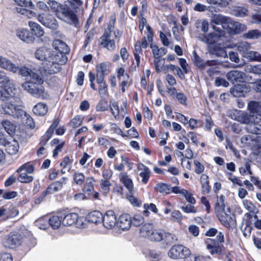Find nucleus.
I'll return each instance as SVG.
<instances>
[{
  "label": "nucleus",
  "instance_id": "5",
  "mask_svg": "<svg viewBox=\"0 0 261 261\" xmlns=\"http://www.w3.org/2000/svg\"><path fill=\"white\" fill-rule=\"evenodd\" d=\"M22 240L20 234L17 232H11L3 239L2 243L5 248L13 249L21 245Z\"/></svg>",
  "mask_w": 261,
  "mask_h": 261
},
{
  "label": "nucleus",
  "instance_id": "12",
  "mask_svg": "<svg viewBox=\"0 0 261 261\" xmlns=\"http://www.w3.org/2000/svg\"><path fill=\"white\" fill-rule=\"evenodd\" d=\"M226 77L232 84L237 82L243 83L246 80V74L241 71L233 70L227 72Z\"/></svg>",
  "mask_w": 261,
  "mask_h": 261
},
{
  "label": "nucleus",
  "instance_id": "50",
  "mask_svg": "<svg viewBox=\"0 0 261 261\" xmlns=\"http://www.w3.org/2000/svg\"><path fill=\"white\" fill-rule=\"evenodd\" d=\"M116 15L115 13H113L110 16L109 23L104 33H108V35H111L114 29Z\"/></svg>",
  "mask_w": 261,
  "mask_h": 261
},
{
  "label": "nucleus",
  "instance_id": "3",
  "mask_svg": "<svg viewBox=\"0 0 261 261\" xmlns=\"http://www.w3.org/2000/svg\"><path fill=\"white\" fill-rule=\"evenodd\" d=\"M19 99L18 97H10L4 101V104L2 105V109L5 114L12 116L14 118H18L21 116L23 111L18 106Z\"/></svg>",
  "mask_w": 261,
  "mask_h": 261
},
{
  "label": "nucleus",
  "instance_id": "1",
  "mask_svg": "<svg viewBox=\"0 0 261 261\" xmlns=\"http://www.w3.org/2000/svg\"><path fill=\"white\" fill-rule=\"evenodd\" d=\"M43 83L44 80L39 74H34L32 78L22 84V88L32 96L44 99L48 97V94L43 86Z\"/></svg>",
  "mask_w": 261,
  "mask_h": 261
},
{
  "label": "nucleus",
  "instance_id": "48",
  "mask_svg": "<svg viewBox=\"0 0 261 261\" xmlns=\"http://www.w3.org/2000/svg\"><path fill=\"white\" fill-rule=\"evenodd\" d=\"M224 199L225 196L221 195L218 198L217 202L216 203V211L217 212V214L218 213H221V212L225 211V205L224 203Z\"/></svg>",
  "mask_w": 261,
  "mask_h": 261
},
{
  "label": "nucleus",
  "instance_id": "57",
  "mask_svg": "<svg viewBox=\"0 0 261 261\" xmlns=\"http://www.w3.org/2000/svg\"><path fill=\"white\" fill-rule=\"evenodd\" d=\"M23 170H25V173H32L34 172V168L32 164L27 163L22 165L19 168H18V169L17 170V172L20 173Z\"/></svg>",
  "mask_w": 261,
  "mask_h": 261
},
{
  "label": "nucleus",
  "instance_id": "28",
  "mask_svg": "<svg viewBox=\"0 0 261 261\" xmlns=\"http://www.w3.org/2000/svg\"><path fill=\"white\" fill-rule=\"evenodd\" d=\"M28 25L30 28L33 35L39 38L43 36L44 32L43 29L37 23L30 21Z\"/></svg>",
  "mask_w": 261,
  "mask_h": 261
},
{
  "label": "nucleus",
  "instance_id": "60",
  "mask_svg": "<svg viewBox=\"0 0 261 261\" xmlns=\"http://www.w3.org/2000/svg\"><path fill=\"white\" fill-rule=\"evenodd\" d=\"M73 180L76 185L81 186L85 180V175L79 172H75L73 175Z\"/></svg>",
  "mask_w": 261,
  "mask_h": 261
},
{
  "label": "nucleus",
  "instance_id": "40",
  "mask_svg": "<svg viewBox=\"0 0 261 261\" xmlns=\"http://www.w3.org/2000/svg\"><path fill=\"white\" fill-rule=\"evenodd\" d=\"M244 58L249 61H257L261 62V54L255 51L248 50L247 53L244 55Z\"/></svg>",
  "mask_w": 261,
  "mask_h": 261
},
{
  "label": "nucleus",
  "instance_id": "54",
  "mask_svg": "<svg viewBox=\"0 0 261 261\" xmlns=\"http://www.w3.org/2000/svg\"><path fill=\"white\" fill-rule=\"evenodd\" d=\"M28 173L23 172L19 174L17 177V180L22 183H29L33 181V177L29 175Z\"/></svg>",
  "mask_w": 261,
  "mask_h": 261
},
{
  "label": "nucleus",
  "instance_id": "30",
  "mask_svg": "<svg viewBox=\"0 0 261 261\" xmlns=\"http://www.w3.org/2000/svg\"><path fill=\"white\" fill-rule=\"evenodd\" d=\"M230 92L234 97H241L247 93V88L244 85L238 84L231 88Z\"/></svg>",
  "mask_w": 261,
  "mask_h": 261
},
{
  "label": "nucleus",
  "instance_id": "13",
  "mask_svg": "<svg viewBox=\"0 0 261 261\" xmlns=\"http://www.w3.org/2000/svg\"><path fill=\"white\" fill-rule=\"evenodd\" d=\"M103 225L107 229L113 228L117 224V219L113 211L106 212L102 217Z\"/></svg>",
  "mask_w": 261,
  "mask_h": 261
},
{
  "label": "nucleus",
  "instance_id": "41",
  "mask_svg": "<svg viewBox=\"0 0 261 261\" xmlns=\"http://www.w3.org/2000/svg\"><path fill=\"white\" fill-rule=\"evenodd\" d=\"M33 111L37 115L42 116L47 113V107L45 103L39 102L34 107Z\"/></svg>",
  "mask_w": 261,
  "mask_h": 261
},
{
  "label": "nucleus",
  "instance_id": "59",
  "mask_svg": "<svg viewBox=\"0 0 261 261\" xmlns=\"http://www.w3.org/2000/svg\"><path fill=\"white\" fill-rule=\"evenodd\" d=\"M100 188L104 194H107L110 191L111 183L110 180L101 179L100 182Z\"/></svg>",
  "mask_w": 261,
  "mask_h": 261
},
{
  "label": "nucleus",
  "instance_id": "52",
  "mask_svg": "<svg viewBox=\"0 0 261 261\" xmlns=\"http://www.w3.org/2000/svg\"><path fill=\"white\" fill-rule=\"evenodd\" d=\"M164 64V59H161L160 58H154V65L157 73H160L162 70H163Z\"/></svg>",
  "mask_w": 261,
  "mask_h": 261
},
{
  "label": "nucleus",
  "instance_id": "19",
  "mask_svg": "<svg viewBox=\"0 0 261 261\" xmlns=\"http://www.w3.org/2000/svg\"><path fill=\"white\" fill-rule=\"evenodd\" d=\"M225 29L230 33L236 34L245 30L246 25L239 22L232 21L230 18Z\"/></svg>",
  "mask_w": 261,
  "mask_h": 261
},
{
  "label": "nucleus",
  "instance_id": "6",
  "mask_svg": "<svg viewBox=\"0 0 261 261\" xmlns=\"http://www.w3.org/2000/svg\"><path fill=\"white\" fill-rule=\"evenodd\" d=\"M191 254L190 250L179 244L174 245L168 252V256L173 259H182L189 257Z\"/></svg>",
  "mask_w": 261,
  "mask_h": 261
},
{
  "label": "nucleus",
  "instance_id": "63",
  "mask_svg": "<svg viewBox=\"0 0 261 261\" xmlns=\"http://www.w3.org/2000/svg\"><path fill=\"white\" fill-rule=\"evenodd\" d=\"M131 224L135 226H139L144 222V218L139 215H135L133 219H131Z\"/></svg>",
  "mask_w": 261,
  "mask_h": 261
},
{
  "label": "nucleus",
  "instance_id": "51",
  "mask_svg": "<svg viewBox=\"0 0 261 261\" xmlns=\"http://www.w3.org/2000/svg\"><path fill=\"white\" fill-rule=\"evenodd\" d=\"M109 65L106 63H101L96 66V74L105 76L108 74Z\"/></svg>",
  "mask_w": 261,
  "mask_h": 261
},
{
  "label": "nucleus",
  "instance_id": "18",
  "mask_svg": "<svg viewBox=\"0 0 261 261\" xmlns=\"http://www.w3.org/2000/svg\"><path fill=\"white\" fill-rule=\"evenodd\" d=\"M7 81H8L4 82L2 83L5 87V90L3 93L6 97V99L11 96L13 97H17L15 95L16 89L15 87L14 81L10 80L9 77L8 78Z\"/></svg>",
  "mask_w": 261,
  "mask_h": 261
},
{
  "label": "nucleus",
  "instance_id": "27",
  "mask_svg": "<svg viewBox=\"0 0 261 261\" xmlns=\"http://www.w3.org/2000/svg\"><path fill=\"white\" fill-rule=\"evenodd\" d=\"M248 108L250 114H248L250 116H255L259 117L261 116V105L258 102L252 101L248 103Z\"/></svg>",
  "mask_w": 261,
  "mask_h": 261
},
{
  "label": "nucleus",
  "instance_id": "58",
  "mask_svg": "<svg viewBox=\"0 0 261 261\" xmlns=\"http://www.w3.org/2000/svg\"><path fill=\"white\" fill-rule=\"evenodd\" d=\"M223 246H212L209 245L206 246V248L210 251V253L212 255L220 254L222 251Z\"/></svg>",
  "mask_w": 261,
  "mask_h": 261
},
{
  "label": "nucleus",
  "instance_id": "61",
  "mask_svg": "<svg viewBox=\"0 0 261 261\" xmlns=\"http://www.w3.org/2000/svg\"><path fill=\"white\" fill-rule=\"evenodd\" d=\"M182 195L184 196L186 200L191 204L196 203V200L193 196V194L185 189H182Z\"/></svg>",
  "mask_w": 261,
  "mask_h": 261
},
{
  "label": "nucleus",
  "instance_id": "31",
  "mask_svg": "<svg viewBox=\"0 0 261 261\" xmlns=\"http://www.w3.org/2000/svg\"><path fill=\"white\" fill-rule=\"evenodd\" d=\"M241 143L243 146L249 147L252 149L256 147V141L254 137L250 135L243 136L241 139Z\"/></svg>",
  "mask_w": 261,
  "mask_h": 261
},
{
  "label": "nucleus",
  "instance_id": "10",
  "mask_svg": "<svg viewBox=\"0 0 261 261\" xmlns=\"http://www.w3.org/2000/svg\"><path fill=\"white\" fill-rule=\"evenodd\" d=\"M224 35V32L219 29L218 33L211 32L207 34H199L198 36H196L197 38L200 41L211 45H214V44L219 40V39L223 36Z\"/></svg>",
  "mask_w": 261,
  "mask_h": 261
},
{
  "label": "nucleus",
  "instance_id": "47",
  "mask_svg": "<svg viewBox=\"0 0 261 261\" xmlns=\"http://www.w3.org/2000/svg\"><path fill=\"white\" fill-rule=\"evenodd\" d=\"M142 46H141V42L137 41L135 45V49L134 50V55L135 59L136 60L137 66H139L140 62V57L139 54L142 53Z\"/></svg>",
  "mask_w": 261,
  "mask_h": 261
},
{
  "label": "nucleus",
  "instance_id": "24",
  "mask_svg": "<svg viewBox=\"0 0 261 261\" xmlns=\"http://www.w3.org/2000/svg\"><path fill=\"white\" fill-rule=\"evenodd\" d=\"M230 17L221 14H213L211 17V22L217 25H221L224 29L226 28Z\"/></svg>",
  "mask_w": 261,
  "mask_h": 261
},
{
  "label": "nucleus",
  "instance_id": "9",
  "mask_svg": "<svg viewBox=\"0 0 261 261\" xmlns=\"http://www.w3.org/2000/svg\"><path fill=\"white\" fill-rule=\"evenodd\" d=\"M37 19L44 26L51 30H56L59 27L57 20L52 15L40 14L38 15Z\"/></svg>",
  "mask_w": 261,
  "mask_h": 261
},
{
  "label": "nucleus",
  "instance_id": "2",
  "mask_svg": "<svg viewBox=\"0 0 261 261\" xmlns=\"http://www.w3.org/2000/svg\"><path fill=\"white\" fill-rule=\"evenodd\" d=\"M47 59L46 62H43L42 67L39 68L40 73L43 77L59 72L61 69V65L67 62V57L62 54H52Z\"/></svg>",
  "mask_w": 261,
  "mask_h": 261
},
{
  "label": "nucleus",
  "instance_id": "49",
  "mask_svg": "<svg viewBox=\"0 0 261 261\" xmlns=\"http://www.w3.org/2000/svg\"><path fill=\"white\" fill-rule=\"evenodd\" d=\"M243 36L247 39H258L261 37V32L258 30H252L244 34Z\"/></svg>",
  "mask_w": 261,
  "mask_h": 261
},
{
  "label": "nucleus",
  "instance_id": "23",
  "mask_svg": "<svg viewBox=\"0 0 261 261\" xmlns=\"http://www.w3.org/2000/svg\"><path fill=\"white\" fill-rule=\"evenodd\" d=\"M18 214V210L12 205L10 206L8 209L4 206L0 207V218H3L4 221L16 216Z\"/></svg>",
  "mask_w": 261,
  "mask_h": 261
},
{
  "label": "nucleus",
  "instance_id": "62",
  "mask_svg": "<svg viewBox=\"0 0 261 261\" xmlns=\"http://www.w3.org/2000/svg\"><path fill=\"white\" fill-rule=\"evenodd\" d=\"M179 63L181 67L182 68V71L185 74H187L190 71V68L189 64L187 63L186 59L184 58H180L179 59Z\"/></svg>",
  "mask_w": 261,
  "mask_h": 261
},
{
  "label": "nucleus",
  "instance_id": "38",
  "mask_svg": "<svg viewBox=\"0 0 261 261\" xmlns=\"http://www.w3.org/2000/svg\"><path fill=\"white\" fill-rule=\"evenodd\" d=\"M17 72L19 75L24 77H30V79L32 78V75L34 74H38V73L34 72L29 68L26 66H22L20 67H18L16 66Z\"/></svg>",
  "mask_w": 261,
  "mask_h": 261
},
{
  "label": "nucleus",
  "instance_id": "26",
  "mask_svg": "<svg viewBox=\"0 0 261 261\" xmlns=\"http://www.w3.org/2000/svg\"><path fill=\"white\" fill-rule=\"evenodd\" d=\"M4 146L6 147L7 152L11 155L16 154L19 148L18 143L15 139H8L7 144Z\"/></svg>",
  "mask_w": 261,
  "mask_h": 261
},
{
  "label": "nucleus",
  "instance_id": "42",
  "mask_svg": "<svg viewBox=\"0 0 261 261\" xmlns=\"http://www.w3.org/2000/svg\"><path fill=\"white\" fill-rule=\"evenodd\" d=\"M231 0H206V2L211 5L217 7L224 8L228 6Z\"/></svg>",
  "mask_w": 261,
  "mask_h": 261
},
{
  "label": "nucleus",
  "instance_id": "35",
  "mask_svg": "<svg viewBox=\"0 0 261 261\" xmlns=\"http://www.w3.org/2000/svg\"><path fill=\"white\" fill-rule=\"evenodd\" d=\"M102 214L99 211H95L90 213L88 215V222L93 223H98L102 222Z\"/></svg>",
  "mask_w": 261,
  "mask_h": 261
},
{
  "label": "nucleus",
  "instance_id": "17",
  "mask_svg": "<svg viewBox=\"0 0 261 261\" xmlns=\"http://www.w3.org/2000/svg\"><path fill=\"white\" fill-rule=\"evenodd\" d=\"M16 35L23 42L27 43L34 42L35 38L30 31L24 29H18L16 30Z\"/></svg>",
  "mask_w": 261,
  "mask_h": 261
},
{
  "label": "nucleus",
  "instance_id": "25",
  "mask_svg": "<svg viewBox=\"0 0 261 261\" xmlns=\"http://www.w3.org/2000/svg\"><path fill=\"white\" fill-rule=\"evenodd\" d=\"M52 45L55 50L59 51L56 54H62L65 55V54H68L69 51V48L67 45L61 40L55 39L53 41Z\"/></svg>",
  "mask_w": 261,
  "mask_h": 261
},
{
  "label": "nucleus",
  "instance_id": "4",
  "mask_svg": "<svg viewBox=\"0 0 261 261\" xmlns=\"http://www.w3.org/2000/svg\"><path fill=\"white\" fill-rule=\"evenodd\" d=\"M57 16L70 24H76L78 22L77 16L74 11L66 5L61 6Z\"/></svg>",
  "mask_w": 261,
  "mask_h": 261
},
{
  "label": "nucleus",
  "instance_id": "8",
  "mask_svg": "<svg viewBox=\"0 0 261 261\" xmlns=\"http://www.w3.org/2000/svg\"><path fill=\"white\" fill-rule=\"evenodd\" d=\"M160 230V229H154L151 223H146L141 227L140 233L142 237L148 238L152 241L156 242V235L159 233Z\"/></svg>",
  "mask_w": 261,
  "mask_h": 261
},
{
  "label": "nucleus",
  "instance_id": "45",
  "mask_svg": "<svg viewBox=\"0 0 261 261\" xmlns=\"http://www.w3.org/2000/svg\"><path fill=\"white\" fill-rule=\"evenodd\" d=\"M155 190L163 194H168L171 193V187L167 184L159 183L156 184Z\"/></svg>",
  "mask_w": 261,
  "mask_h": 261
},
{
  "label": "nucleus",
  "instance_id": "14",
  "mask_svg": "<svg viewBox=\"0 0 261 261\" xmlns=\"http://www.w3.org/2000/svg\"><path fill=\"white\" fill-rule=\"evenodd\" d=\"M156 242L163 241L167 245H170L177 241V237L171 233L167 232L164 230L160 229L157 233Z\"/></svg>",
  "mask_w": 261,
  "mask_h": 261
},
{
  "label": "nucleus",
  "instance_id": "11",
  "mask_svg": "<svg viewBox=\"0 0 261 261\" xmlns=\"http://www.w3.org/2000/svg\"><path fill=\"white\" fill-rule=\"evenodd\" d=\"M99 45L110 51H114L116 48L115 40L111 39V35H108V33H103L100 38Z\"/></svg>",
  "mask_w": 261,
  "mask_h": 261
},
{
  "label": "nucleus",
  "instance_id": "36",
  "mask_svg": "<svg viewBox=\"0 0 261 261\" xmlns=\"http://www.w3.org/2000/svg\"><path fill=\"white\" fill-rule=\"evenodd\" d=\"M63 216L62 213L58 214V215L53 216L48 220V223L53 229L58 228L62 223Z\"/></svg>",
  "mask_w": 261,
  "mask_h": 261
},
{
  "label": "nucleus",
  "instance_id": "53",
  "mask_svg": "<svg viewBox=\"0 0 261 261\" xmlns=\"http://www.w3.org/2000/svg\"><path fill=\"white\" fill-rule=\"evenodd\" d=\"M48 7H49V10H52L56 13V15L58 12L60 10L61 6H63L54 0H49L47 2Z\"/></svg>",
  "mask_w": 261,
  "mask_h": 261
},
{
  "label": "nucleus",
  "instance_id": "44",
  "mask_svg": "<svg viewBox=\"0 0 261 261\" xmlns=\"http://www.w3.org/2000/svg\"><path fill=\"white\" fill-rule=\"evenodd\" d=\"M143 168H140L141 172L140 173L139 175L142 178L141 181L144 184H146L148 181L151 171L149 169L145 166L142 165Z\"/></svg>",
  "mask_w": 261,
  "mask_h": 261
},
{
  "label": "nucleus",
  "instance_id": "20",
  "mask_svg": "<svg viewBox=\"0 0 261 261\" xmlns=\"http://www.w3.org/2000/svg\"><path fill=\"white\" fill-rule=\"evenodd\" d=\"M56 52L53 51L46 47H40L38 48L35 53V58L39 60L43 61L46 62V60H48V57L55 54Z\"/></svg>",
  "mask_w": 261,
  "mask_h": 261
},
{
  "label": "nucleus",
  "instance_id": "33",
  "mask_svg": "<svg viewBox=\"0 0 261 261\" xmlns=\"http://www.w3.org/2000/svg\"><path fill=\"white\" fill-rule=\"evenodd\" d=\"M59 123V120L58 119H55L53 122L51 126L47 130L45 135L42 138L41 142H44V144L50 139L53 134H54L55 129L57 128Z\"/></svg>",
  "mask_w": 261,
  "mask_h": 261
},
{
  "label": "nucleus",
  "instance_id": "29",
  "mask_svg": "<svg viewBox=\"0 0 261 261\" xmlns=\"http://www.w3.org/2000/svg\"><path fill=\"white\" fill-rule=\"evenodd\" d=\"M0 67L6 70L12 71L14 73L17 72L16 66L13 64L9 60L0 56Z\"/></svg>",
  "mask_w": 261,
  "mask_h": 261
},
{
  "label": "nucleus",
  "instance_id": "21",
  "mask_svg": "<svg viewBox=\"0 0 261 261\" xmlns=\"http://www.w3.org/2000/svg\"><path fill=\"white\" fill-rule=\"evenodd\" d=\"M119 178L120 182L128 190V193L133 194L134 191V184L132 179L129 178L126 172H121L119 174Z\"/></svg>",
  "mask_w": 261,
  "mask_h": 261
},
{
  "label": "nucleus",
  "instance_id": "37",
  "mask_svg": "<svg viewBox=\"0 0 261 261\" xmlns=\"http://www.w3.org/2000/svg\"><path fill=\"white\" fill-rule=\"evenodd\" d=\"M2 125L5 131L11 136L15 134L16 126L8 120H4L2 121Z\"/></svg>",
  "mask_w": 261,
  "mask_h": 261
},
{
  "label": "nucleus",
  "instance_id": "16",
  "mask_svg": "<svg viewBox=\"0 0 261 261\" xmlns=\"http://www.w3.org/2000/svg\"><path fill=\"white\" fill-rule=\"evenodd\" d=\"M209 24L205 19H198L195 21L194 28L195 30L193 31L195 37L198 36L199 34H205L208 31Z\"/></svg>",
  "mask_w": 261,
  "mask_h": 261
},
{
  "label": "nucleus",
  "instance_id": "22",
  "mask_svg": "<svg viewBox=\"0 0 261 261\" xmlns=\"http://www.w3.org/2000/svg\"><path fill=\"white\" fill-rule=\"evenodd\" d=\"M131 218L128 214H122L118 218L117 225L122 230L128 229L131 225Z\"/></svg>",
  "mask_w": 261,
  "mask_h": 261
},
{
  "label": "nucleus",
  "instance_id": "7",
  "mask_svg": "<svg viewBox=\"0 0 261 261\" xmlns=\"http://www.w3.org/2000/svg\"><path fill=\"white\" fill-rule=\"evenodd\" d=\"M227 210L228 214L226 211L221 212L217 214V217L223 225L228 229H231L235 227L236 225V217L230 212V208H228Z\"/></svg>",
  "mask_w": 261,
  "mask_h": 261
},
{
  "label": "nucleus",
  "instance_id": "15",
  "mask_svg": "<svg viewBox=\"0 0 261 261\" xmlns=\"http://www.w3.org/2000/svg\"><path fill=\"white\" fill-rule=\"evenodd\" d=\"M63 216L62 224L64 226H71L76 224L80 227L81 224L79 223V216L76 213H71L66 214L65 212L61 213Z\"/></svg>",
  "mask_w": 261,
  "mask_h": 261
},
{
  "label": "nucleus",
  "instance_id": "32",
  "mask_svg": "<svg viewBox=\"0 0 261 261\" xmlns=\"http://www.w3.org/2000/svg\"><path fill=\"white\" fill-rule=\"evenodd\" d=\"M209 48L210 52L212 55L218 57L225 58L227 56L225 49L217 44L211 45L209 46Z\"/></svg>",
  "mask_w": 261,
  "mask_h": 261
},
{
  "label": "nucleus",
  "instance_id": "46",
  "mask_svg": "<svg viewBox=\"0 0 261 261\" xmlns=\"http://www.w3.org/2000/svg\"><path fill=\"white\" fill-rule=\"evenodd\" d=\"M243 204L244 207L250 213L252 214H257L258 212V210L254 205V204L249 200H244L243 201Z\"/></svg>",
  "mask_w": 261,
  "mask_h": 261
},
{
  "label": "nucleus",
  "instance_id": "55",
  "mask_svg": "<svg viewBox=\"0 0 261 261\" xmlns=\"http://www.w3.org/2000/svg\"><path fill=\"white\" fill-rule=\"evenodd\" d=\"M151 48L152 52L154 58H160L161 56L165 54L164 48H159L158 46L155 45H151Z\"/></svg>",
  "mask_w": 261,
  "mask_h": 261
},
{
  "label": "nucleus",
  "instance_id": "34",
  "mask_svg": "<svg viewBox=\"0 0 261 261\" xmlns=\"http://www.w3.org/2000/svg\"><path fill=\"white\" fill-rule=\"evenodd\" d=\"M193 54L194 64L198 68H204L205 66L212 65L213 61H203L202 59L197 54L196 51H194Z\"/></svg>",
  "mask_w": 261,
  "mask_h": 261
},
{
  "label": "nucleus",
  "instance_id": "56",
  "mask_svg": "<svg viewBox=\"0 0 261 261\" xmlns=\"http://www.w3.org/2000/svg\"><path fill=\"white\" fill-rule=\"evenodd\" d=\"M58 191H59L58 188H57L55 184L52 182L48 186L47 189L42 193L41 197L42 198H44L47 195L50 194Z\"/></svg>",
  "mask_w": 261,
  "mask_h": 261
},
{
  "label": "nucleus",
  "instance_id": "64",
  "mask_svg": "<svg viewBox=\"0 0 261 261\" xmlns=\"http://www.w3.org/2000/svg\"><path fill=\"white\" fill-rule=\"evenodd\" d=\"M83 122L82 119L79 116H75L70 122L69 125L73 128L80 126Z\"/></svg>",
  "mask_w": 261,
  "mask_h": 261
},
{
  "label": "nucleus",
  "instance_id": "39",
  "mask_svg": "<svg viewBox=\"0 0 261 261\" xmlns=\"http://www.w3.org/2000/svg\"><path fill=\"white\" fill-rule=\"evenodd\" d=\"M95 180L94 178L88 177L86 180V184L83 188V191L88 194H92L94 190V182Z\"/></svg>",
  "mask_w": 261,
  "mask_h": 261
},
{
  "label": "nucleus",
  "instance_id": "43",
  "mask_svg": "<svg viewBox=\"0 0 261 261\" xmlns=\"http://www.w3.org/2000/svg\"><path fill=\"white\" fill-rule=\"evenodd\" d=\"M238 50L242 54V57L245 55L248 50L250 49V44L246 41L239 42L236 44Z\"/></svg>",
  "mask_w": 261,
  "mask_h": 261
}]
</instances>
